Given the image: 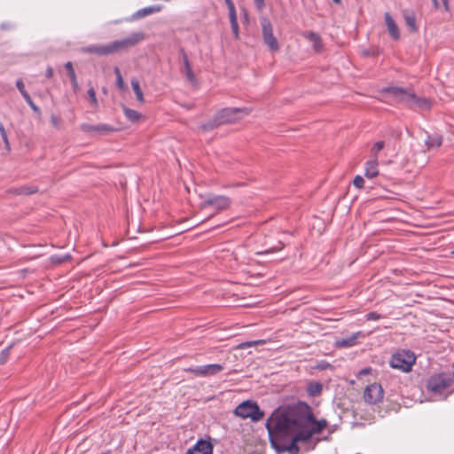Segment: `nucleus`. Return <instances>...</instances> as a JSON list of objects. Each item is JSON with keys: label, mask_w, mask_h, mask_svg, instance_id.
I'll list each match as a JSON object with an SVG mask.
<instances>
[{"label": "nucleus", "mask_w": 454, "mask_h": 454, "mask_svg": "<svg viewBox=\"0 0 454 454\" xmlns=\"http://www.w3.org/2000/svg\"><path fill=\"white\" fill-rule=\"evenodd\" d=\"M305 405V402L299 401L295 404L279 406L266 420L270 446L278 454H298V442H302L298 434L302 432L306 419Z\"/></svg>", "instance_id": "nucleus-1"}, {"label": "nucleus", "mask_w": 454, "mask_h": 454, "mask_svg": "<svg viewBox=\"0 0 454 454\" xmlns=\"http://www.w3.org/2000/svg\"><path fill=\"white\" fill-rule=\"evenodd\" d=\"M143 32H134L128 37L115 40L106 44H90L81 48V52L87 54H95L98 56H106L114 54L119 51L135 46L137 43L144 40Z\"/></svg>", "instance_id": "nucleus-2"}, {"label": "nucleus", "mask_w": 454, "mask_h": 454, "mask_svg": "<svg viewBox=\"0 0 454 454\" xmlns=\"http://www.w3.org/2000/svg\"><path fill=\"white\" fill-rule=\"evenodd\" d=\"M305 421L302 432L298 434V439H302V442H308L313 434H320L328 425L325 419H317L312 412L311 407L306 403L304 410Z\"/></svg>", "instance_id": "nucleus-3"}, {"label": "nucleus", "mask_w": 454, "mask_h": 454, "mask_svg": "<svg viewBox=\"0 0 454 454\" xmlns=\"http://www.w3.org/2000/svg\"><path fill=\"white\" fill-rule=\"evenodd\" d=\"M453 381L454 372L451 375L445 372L434 373L427 379L426 389L434 395H442L446 388L451 386Z\"/></svg>", "instance_id": "nucleus-4"}, {"label": "nucleus", "mask_w": 454, "mask_h": 454, "mask_svg": "<svg viewBox=\"0 0 454 454\" xmlns=\"http://www.w3.org/2000/svg\"><path fill=\"white\" fill-rule=\"evenodd\" d=\"M416 362V356L409 349H402L395 352L390 358L389 365L403 372H409Z\"/></svg>", "instance_id": "nucleus-5"}, {"label": "nucleus", "mask_w": 454, "mask_h": 454, "mask_svg": "<svg viewBox=\"0 0 454 454\" xmlns=\"http://www.w3.org/2000/svg\"><path fill=\"white\" fill-rule=\"evenodd\" d=\"M234 413L242 419H250L252 422H258L264 416V411L261 410L256 402L252 400H246L240 403L235 408Z\"/></svg>", "instance_id": "nucleus-6"}, {"label": "nucleus", "mask_w": 454, "mask_h": 454, "mask_svg": "<svg viewBox=\"0 0 454 454\" xmlns=\"http://www.w3.org/2000/svg\"><path fill=\"white\" fill-rule=\"evenodd\" d=\"M252 112L250 107H225L215 113L219 122L223 124L233 123L241 116L248 115Z\"/></svg>", "instance_id": "nucleus-7"}, {"label": "nucleus", "mask_w": 454, "mask_h": 454, "mask_svg": "<svg viewBox=\"0 0 454 454\" xmlns=\"http://www.w3.org/2000/svg\"><path fill=\"white\" fill-rule=\"evenodd\" d=\"M201 202V207L207 208L212 207L217 211H222L228 208L231 203V200L224 195H215L212 193L207 194Z\"/></svg>", "instance_id": "nucleus-8"}, {"label": "nucleus", "mask_w": 454, "mask_h": 454, "mask_svg": "<svg viewBox=\"0 0 454 454\" xmlns=\"http://www.w3.org/2000/svg\"><path fill=\"white\" fill-rule=\"evenodd\" d=\"M80 129L90 137L106 136L117 130L114 126L107 123H98L95 125L82 123Z\"/></svg>", "instance_id": "nucleus-9"}, {"label": "nucleus", "mask_w": 454, "mask_h": 454, "mask_svg": "<svg viewBox=\"0 0 454 454\" xmlns=\"http://www.w3.org/2000/svg\"><path fill=\"white\" fill-rule=\"evenodd\" d=\"M223 366L220 364H208L204 365L191 366L185 368L184 371L191 372L197 377L214 376L223 371Z\"/></svg>", "instance_id": "nucleus-10"}, {"label": "nucleus", "mask_w": 454, "mask_h": 454, "mask_svg": "<svg viewBox=\"0 0 454 454\" xmlns=\"http://www.w3.org/2000/svg\"><path fill=\"white\" fill-rule=\"evenodd\" d=\"M262 33L263 42L270 48V50L272 51H278V42L273 34L272 25L267 19H264L262 21Z\"/></svg>", "instance_id": "nucleus-11"}, {"label": "nucleus", "mask_w": 454, "mask_h": 454, "mask_svg": "<svg viewBox=\"0 0 454 454\" xmlns=\"http://www.w3.org/2000/svg\"><path fill=\"white\" fill-rule=\"evenodd\" d=\"M383 389L380 384L368 385L364 391V399L369 404H376L383 399Z\"/></svg>", "instance_id": "nucleus-12"}, {"label": "nucleus", "mask_w": 454, "mask_h": 454, "mask_svg": "<svg viewBox=\"0 0 454 454\" xmlns=\"http://www.w3.org/2000/svg\"><path fill=\"white\" fill-rule=\"evenodd\" d=\"M214 445L211 442V437L200 438L195 444L189 448L185 454H213Z\"/></svg>", "instance_id": "nucleus-13"}, {"label": "nucleus", "mask_w": 454, "mask_h": 454, "mask_svg": "<svg viewBox=\"0 0 454 454\" xmlns=\"http://www.w3.org/2000/svg\"><path fill=\"white\" fill-rule=\"evenodd\" d=\"M402 14L405 24L409 27L410 32L416 33L419 30V27L416 22V15L413 10L404 9L402 11Z\"/></svg>", "instance_id": "nucleus-14"}, {"label": "nucleus", "mask_w": 454, "mask_h": 454, "mask_svg": "<svg viewBox=\"0 0 454 454\" xmlns=\"http://www.w3.org/2000/svg\"><path fill=\"white\" fill-rule=\"evenodd\" d=\"M384 19L389 35L392 39L398 40L400 38V32L395 21L388 12L384 14Z\"/></svg>", "instance_id": "nucleus-15"}, {"label": "nucleus", "mask_w": 454, "mask_h": 454, "mask_svg": "<svg viewBox=\"0 0 454 454\" xmlns=\"http://www.w3.org/2000/svg\"><path fill=\"white\" fill-rule=\"evenodd\" d=\"M179 51L182 56V59H183V63H184V73H185L186 78L190 82L195 83L197 82V79H196V76H195L192 67H191V65H190V62L188 59V56L183 47L180 48Z\"/></svg>", "instance_id": "nucleus-16"}, {"label": "nucleus", "mask_w": 454, "mask_h": 454, "mask_svg": "<svg viewBox=\"0 0 454 454\" xmlns=\"http://www.w3.org/2000/svg\"><path fill=\"white\" fill-rule=\"evenodd\" d=\"M38 192V188L35 185H22L20 187H14L8 190L9 193L15 195H31Z\"/></svg>", "instance_id": "nucleus-17"}, {"label": "nucleus", "mask_w": 454, "mask_h": 454, "mask_svg": "<svg viewBox=\"0 0 454 454\" xmlns=\"http://www.w3.org/2000/svg\"><path fill=\"white\" fill-rule=\"evenodd\" d=\"M304 37L313 43V49L316 52L322 51L324 45L320 35L313 31L307 32Z\"/></svg>", "instance_id": "nucleus-18"}, {"label": "nucleus", "mask_w": 454, "mask_h": 454, "mask_svg": "<svg viewBox=\"0 0 454 454\" xmlns=\"http://www.w3.org/2000/svg\"><path fill=\"white\" fill-rule=\"evenodd\" d=\"M160 10H161V6H160V5L146 6V7H144V8L139 9L138 11H137L132 15V18L134 20H138V19L144 18V17H145L147 15L159 12Z\"/></svg>", "instance_id": "nucleus-19"}, {"label": "nucleus", "mask_w": 454, "mask_h": 454, "mask_svg": "<svg viewBox=\"0 0 454 454\" xmlns=\"http://www.w3.org/2000/svg\"><path fill=\"white\" fill-rule=\"evenodd\" d=\"M431 106V102L427 98L419 97L414 93L412 99V108L417 107L421 110H429Z\"/></svg>", "instance_id": "nucleus-20"}, {"label": "nucleus", "mask_w": 454, "mask_h": 454, "mask_svg": "<svg viewBox=\"0 0 454 454\" xmlns=\"http://www.w3.org/2000/svg\"><path fill=\"white\" fill-rule=\"evenodd\" d=\"M414 92L410 90L407 88L403 89V93L401 94L396 100V103L403 104L409 108H412V99H413Z\"/></svg>", "instance_id": "nucleus-21"}, {"label": "nucleus", "mask_w": 454, "mask_h": 454, "mask_svg": "<svg viewBox=\"0 0 454 454\" xmlns=\"http://www.w3.org/2000/svg\"><path fill=\"white\" fill-rule=\"evenodd\" d=\"M379 174L377 160H367L365 163L364 176L368 178H373Z\"/></svg>", "instance_id": "nucleus-22"}, {"label": "nucleus", "mask_w": 454, "mask_h": 454, "mask_svg": "<svg viewBox=\"0 0 454 454\" xmlns=\"http://www.w3.org/2000/svg\"><path fill=\"white\" fill-rule=\"evenodd\" d=\"M403 89L404 88L399 86H386L380 90V93L391 95L396 102L399 96L403 93Z\"/></svg>", "instance_id": "nucleus-23"}, {"label": "nucleus", "mask_w": 454, "mask_h": 454, "mask_svg": "<svg viewBox=\"0 0 454 454\" xmlns=\"http://www.w3.org/2000/svg\"><path fill=\"white\" fill-rule=\"evenodd\" d=\"M65 68H66V70H67V72L68 74V76L70 78L73 90L74 91L78 90H79V84H78V82H77L76 74H75V72L74 70L72 62L67 61L65 64Z\"/></svg>", "instance_id": "nucleus-24"}, {"label": "nucleus", "mask_w": 454, "mask_h": 454, "mask_svg": "<svg viewBox=\"0 0 454 454\" xmlns=\"http://www.w3.org/2000/svg\"><path fill=\"white\" fill-rule=\"evenodd\" d=\"M427 133V139L425 144L428 149L432 147H439L442 145V137L439 135L431 136L428 132Z\"/></svg>", "instance_id": "nucleus-25"}, {"label": "nucleus", "mask_w": 454, "mask_h": 454, "mask_svg": "<svg viewBox=\"0 0 454 454\" xmlns=\"http://www.w3.org/2000/svg\"><path fill=\"white\" fill-rule=\"evenodd\" d=\"M221 125L222 124L219 122L216 114H215L211 120L202 123L200 126V129H201L203 132H209Z\"/></svg>", "instance_id": "nucleus-26"}, {"label": "nucleus", "mask_w": 454, "mask_h": 454, "mask_svg": "<svg viewBox=\"0 0 454 454\" xmlns=\"http://www.w3.org/2000/svg\"><path fill=\"white\" fill-rule=\"evenodd\" d=\"M323 386L320 382L311 381L307 386V393L309 396L315 397L321 394Z\"/></svg>", "instance_id": "nucleus-27"}, {"label": "nucleus", "mask_w": 454, "mask_h": 454, "mask_svg": "<svg viewBox=\"0 0 454 454\" xmlns=\"http://www.w3.org/2000/svg\"><path fill=\"white\" fill-rule=\"evenodd\" d=\"M359 333L352 334L350 337L343 338L336 341V345L341 348H349L356 344V336Z\"/></svg>", "instance_id": "nucleus-28"}, {"label": "nucleus", "mask_w": 454, "mask_h": 454, "mask_svg": "<svg viewBox=\"0 0 454 454\" xmlns=\"http://www.w3.org/2000/svg\"><path fill=\"white\" fill-rule=\"evenodd\" d=\"M123 113L126 118L131 122H137L141 118V114L137 111L126 106L123 107Z\"/></svg>", "instance_id": "nucleus-29"}, {"label": "nucleus", "mask_w": 454, "mask_h": 454, "mask_svg": "<svg viewBox=\"0 0 454 454\" xmlns=\"http://www.w3.org/2000/svg\"><path fill=\"white\" fill-rule=\"evenodd\" d=\"M131 87H132V90L136 95V98L140 102V103H143L145 101L144 99V94H143V91L140 88V84H139V82L137 80V79H132L131 80Z\"/></svg>", "instance_id": "nucleus-30"}, {"label": "nucleus", "mask_w": 454, "mask_h": 454, "mask_svg": "<svg viewBox=\"0 0 454 454\" xmlns=\"http://www.w3.org/2000/svg\"><path fill=\"white\" fill-rule=\"evenodd\" d=\"M14 343H12L5 347L1 352H0V364H4L8 359L11 353V350L14 347Z\"/></svg>", "instance_id": "nucleus-31"}, {"label": "nucleus", "mask_w": 454, "mask_h": 454, "mask_svg": "<svg viewBox=\"0 0 454 454\" xmlns=\"http://www.w3.org/2000/svg\"><path fill=\"white\" fill-rule=\"evenodd\" d=\"M229 18H230V23H231V27L232 33H233L235 38H239V23H238L237 14L232 13V15L229 16Z\"/></svg>", "instance_id": "nucleus-32"}, {"label": "nucleus", "mask_w": 454, "mask_h": 454, "mask_svg": "<svg viewBox=\"0 0 454 454\" xmlns=\"http://www.w3.org/2000/svg\"><path fill=\"white\" fill-rule=\"evenodd\" d=\"M385 146L384 141H377L371 149L372 156L374 158L373 160H377L378 153L381 151Z\"/></svg>", "instance_id": "nucleus-33"}, {"label": "nucleus", "mask_w": 454, "mask_h": 454, "mask_svg": "<svg viewBox=\"0 0 454 454\" xmlns=\"http://www.w3.org/2000/svg\"><path fill=\"white\" fill-rule=\"evenodd\" d=\"M0 135L2 137V139L4 143V147L5 149L10 152L11 151V146H10V143H9V140H8V137H7V133L5 131V129H4V126L2 122H0Z\"/></svg>", "instance_id": "nucleus-34"}, {"label": "nucleus", "mask_w": 454, "mask_h": 454, "mask_svg": "<svg viewBox=\"0 0 454 454\" xmlns=\"http://www.w3.org/2000/svg\"><path fill=\"white\" fill-rule=\"evenodd\" d=\"M114 74L116 75V85L119 89H123L124 88V82H123V79H122V76H121V71L119 69V67H114Z\"/></svg>", "instance_id": "nucleus-35"}, {"label": "nucleus", "mask_w": 454, "mask_h": 454, "mask_svg": "<svg viewBox=\"0 0 454 454\" xmlns=\"http://www.w3.org/2000/svg\"><path fill=\"white\" fill-rule=\"evenodd\" d=\"M88 96L90 98V103L94 106H98V99H97V97H96V91L95 90L90 87L88 91Z\"/></svg>", "instance_id": "nucleus-36"}, {"label": "nucleus", "mask_w": 454, "mask_h": 454, "mask_svg": "<svg viewBox=\"0 0 454 454\" xmlns=\"http://www.w3.org/2000/svg\"><path fill=\"white\" fill-rule=\"evenodd\" d=\"M364 177H363L362 176H360V175H356V176L354 177V179H353V184H354L356 188H358V189L362 188V187L364 186Z\"/></svg>", "instance_id": "nucleus-37"}, {"label": "nucleus", "mask_w": 454, "mask_h": 454, "mask_svg": "<svg viewBox=\"0 0 454 454\" xmlns=\"http://www.w3.org/2000/svg\"><path fill=\"white\" fill-rule=\"evenodd\" d=\"M365 317L367 320L377 321L381 318V315L376 311H371L366 314Z\"/></svg>", "instance_id": "nucleus-38"}, {"label": "nucleus", "mask_w": 454, "mask_h": 454, "mask_svg": "<svg viewBox=\"0 0 454 454\" xmlns=\"http://www.w3.org/2000/svg\"><path fill=\"white\" fill-rule=\"evenodd\" d=\"M224 2L228 7L229 16L232 15V13L237 14L236 9H235V4H234L233 1L232 0H224Z\"/></svg>", "instance_id": "nucleus-39"}, {"label": "nucleus", "mask_w": 454, "mask_h": 454, "mask_svg": "<svg viewBox=\"0 0 454 454\" xmlns=\"http://www.w3.org/2000/svg\"><path fill=\"white\" fill-rule=\"evenodd\" d=\"M27 104L30 106V108L33 110L34 113L37 114H41L40 108L34 103L32 98L29 99V101H27Z\"/></svg>", "instance_id": "nucleus-40"}, {"label": "nucleus", "mask_w": 454, "mask_h": 454, "mask_svg": "<svg viewBox=\"0 0 454 454\" xmlns=\"http://www.w3.org/2000/svg\"><path fill=\"white\" fill-rule=\"evenodd\" d=\"M16 87H17V89H18V90L20 91V94L25 92V91H27L25 90L24 82H23V81L21 79H18L16 81Z\"/></svg>", "instance_id": "nucleus-41"}, {"label": "nucleus", "mask_w": 454, "mask_h": 454, "mask_svg": "<svg viewBox=\"0 0 454 454\" xmlns=\"http://www.w3.org/2000/svg\"><path fill=\"white\" fill-rule=\"evenodd\" d=\"M262 342H263V340L247 341V342L241 343L239 346H240V348L252 347V346H255L258 343H262Z\"/></svg>", "instance_id": "nucleus-42"}, {"label": "nucleus", "mask_w": 454, "mask_h": 454, "mask_svg": "<svg viewBox=\"0 0 454 454\" xmlns=\"http://www.w3.org/2000/svg\"><path fill=\"white\" fill-rule=\"evenodd\" d=\"M332 364H329L328 362L326 361H322L321 363L318 364L317 365V368L320 369V370H326V369H330L332 368Z\"/></svg>", "instance_id": "nucleus-43"}, {"label": "nucleus", "mask_w": 454, "mask_h": 454, "mask_svg": "<svg viewBox=\"0 0 454 454\" xmlns=\"http://www.w3.org/2000/svg\"><path fill=\"white\" fill-rule=\"evenodd\" d=\"M51 121L54 127H59V118L56 115L52 114L51 116Z\"/></svg>", "instance_id": "nucleus-44"}, {"label": "nucleus", "mask_w": 454, "mask_h": 454, "mask_svg": "<svg viewBox=\"0 0 454 454\" xmlns=\"http://www.w3.org/2000/svg\"><path fill=\"white\" fill-rule=\"evenodd\" d=\"M45 76L47 78H51L53 76V69L51 67H48L46 68Z\"/></svg>", "instance_id": "nucleus-45"}, {"label": "nucleus", "mask_w": 454, "mask_h": 454, "mask_svg": "<svg viewBox=\"0 0 454 454\" xmlns=\"http://www.w3.org/2000/svg\"><path fill=\"white\" fill-rule=\"evenodd\" d=\"M254 4L258 9H262L264 6V0H254Z\"/></svg>", "instance_id": "nucleus-46"}, {"label": "nucleus", "mask_w": 454, "mask_h": 454, "mask_svg": "<svg viewBox=\"0 0 454 454\" xmlns=\"http://www.w3.org/2000/svg\"><path fill=\"white\" fill-rule=\"evenodd\" d=\"M21 96L23 97V98L25 99L26 102H27V101H29V99H31V97L27 93V91L21 93Z\"/></svg>", "instance_id": "nucleus-47"}, {"label": "nucleus", "mask_w": 454, "mask_h": 454, "mask_svg": "<svg viewBox=\"0 0 454 454\" xmlns=\"http://www.w3.org/2000/svg\"><path fill=\"white\" fill-rule=\"evenodd\" d=\"M1 27L3 29H9V28L13 27V26L12 24H10V23H4H4L1 24Z\"/></svg>", "instance_id": "nucleus-48"}, {"label": "nucleus", "mask_w": 454, "mask_h": 454, "mask_svg": "<svg viewBox=\"0 0 454 454\" xmlns=\"http://www.w3.org/2000/svg\"><path fill=\"white\" fill-rule=\"evenodd\" d=\"M432 1L434 3V7L438 8V2H437V0H432Z\"/></svg>", "instance_id": "nucleus-49"}, {"label": "nucleus", "mask_w": 454, "mask_h": 454, "mask_svg": "<svg viewBox=\"0 0 454 454\" xmlns=\"http://www.w3.org/2000/svg\"><path fill=\"white\" fill-rule=\"evenodd\" d=\"M444 4H445V7L448 8V0H442Z\"/></svg>", "instance_id": "nucleus-50"}, {"label": "nucleus", "mask_w": 454, "mask_h": 454, "mask_svg": "<svg viewBox=\"0 0 454 454\" xmlns=\"http://www.w3.org/2000/svg\"><path fill=\"white\" fill-rule=\"evenodd\" d=\"M335 4H340L341 0H333Z\"/></svg>", "instance_id": "nucleus-51"}, {"label": "nucleus", "mask_w": 454, "mask_h": 454, "mask_svg": "<svg viewBox=\"0 0 454 454\" xmlns=\"http://www.w3.org/2000/svg\"><path fill=\"white\" fill-rule=\"evenodd\" d=\"M270 252H271V249H269V250L264 251L263 254H269Z\"/></svg>", "instance_id": "nucleus-52"}, {"label": "nucleus", "mask_w": 454, "mask_h": 454, "mask_svg": "<svg viewBox=\"0 0 454 454\" xmlns=\"http://www.w3.org/2000/svg\"><path fill=\"white\" fill-rule=\"evenodd\" d=\"M368 371H369V369H364V370L362 371V372H364V373H367V372H368Z\"/></svg>", "instance_id": "nucleus-53"}, {"label": "nucleus", "mask_w": 454, "mask_h": 454, "mask_svg": "<svg viewBox=\"0 0 454 454\" xmlns=\"http://www.w3.org/2000/svg\"><path fill=\"white\" fill-rule=\"evenodd\" d=\"M452 257L454 258V250L451 252Z\"/></svg>", "instance_id": "nucleus-54"}]
</instances>
